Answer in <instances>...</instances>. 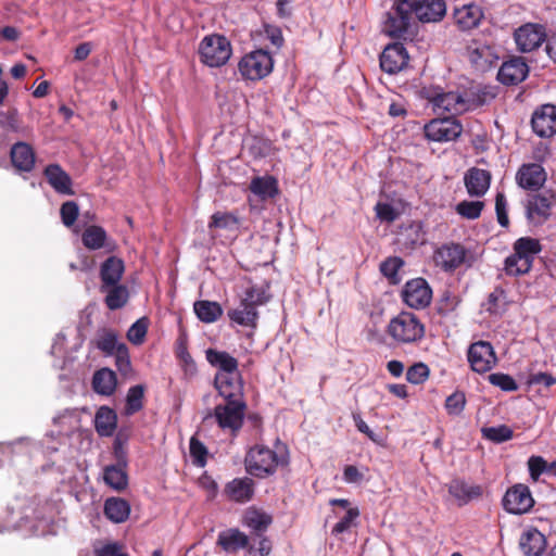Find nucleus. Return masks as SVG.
Masks as SVG:
<instances>
[{
  "instance_id": "obj_23",
  "label": "nucleus",
  "mask_w": 556,
  "mask_h": 556,
  "mask_svg": "<svg viewBox=\"0 0 556 556\" xmlns=\"http://www.w3.org/2000/svg\"><path fill=\"white\" fill-rule=\"evenodd\" d=\"M465 187L471 197H482L491 184V173L478 167L469 168L464 177Z\"/></svg>"
},
{
  "instance_id": "obj_62",
  "label": "nucleus",
  "mask_w": 556,
  "mask_h": 556,
  "mask_svg": "<svg viewBox=\"0 0 556 556\" xmlns=\"http://www.w3.org/2000/svg\"><path fill=\"white\" fill-rule=\"evenodd\" d=\"M528 468L531 479L538 481L540 476L547 471V462L542 456H531L528 459Z\"/></svg>"
},
{
  "instance_id": "obj_10",
  "label": "nucleus",
  "mask_w": 556,
  "mask_h": 556,
  "mask_svg": "<svg viewBox=\"0 0 556 556\" xmlns=\"http://www.w3.org/2000/svg\"><path fill=\"white\" fill-rule=\"evenodd\" d=\"M467 56L471 65L479 72L491 70L500 59L494 46L479 40H471L467 46Z\"/></svg>"
},
{
  "instance_id": "obj_35",
  "label": "nucleus",
  "mask_w": 556,
  "mask_h": 556,
  "mask_svg": "<svg viewBox=\"0 0 556 556\" xmlns=\"http://www.w3.org/2000/svg\"><path fill=\"white\" fill-rule=\"evenodd\" d=\"M271 522L273 518L270 515L255 508H249L242 518V523L250 528L257 536H262Z\"/></svg>"
},
{
  "instance_id": "obj_24",
  "label": "nucleus",
  "mask_w": 556,
  "mask_h": 556,
  "mask_svg": "<svg viewBox=\"0 0 556 556\" xmlns=\"http://www.w3.org/2000/svg\"><path fill=\"white\" fill-rule=\"evenodd\" d=\"M547 541L545 535L536 528H529L523 531L519 539V548L525 556H542L546 549Z\"/></svg>"
},
{
  "instance_id": "obj_33",
  "label": "nucleus",
  "mask_w": 556,
  "mask_h": 556,
  "mask_svg": "<svg viewBox=\"0 0 556 556\" xmlns=\"http://www.w3.org/2000/svg\"><path fill=\"white\" fill-rule=\"evenodd\" d=\"M116 387L117 377L112 369L104 367L93 374L92 389L96 393L110 396L115 392Z\"/></svg>"
},
{
  "instance_id": "obj_37",
  "label": "nucleus",
  "mask_w": 556,
  "mask_h": 556,
  "mask_svg": "<svg viewBox=\"0 0 556 556\" xmlns=\"http://www.w3.org/2000/svg\"><path fill=\"white\" fill-rule=\"evenodd\" d=\"M130 514V506L126 500L119 497L108 498L104 503V515L115 523L127 520Z\"/></svg>"
},
{
  "instance_id": "obj_27",
  "label": "nucleus",
  "mask_w": 556,
  "mask_h": 556,
  "mask_svg": "<svg viewBox=\"0 0 556 556\" xmlns=\"http://www.w3.org/2000/svg\"><path fill=\"white\" fill-rule=\"evenodd\" d=\"M125 270L124 262L116 257L110 256L106 258L100 268V289H106L112 285L119 283Z\"/></svg>"
},
{
  "instance_id": "obj_51",
  "label": "nucleus",
  "mask_w": 556,
  "mask_h": 556,
  "mask_svg": "<svg viewBox=\"0 0 556 556\" xmlns=\"http://www.w3.org/2000/svg\"><path fill=\"white\" fill-rule=\"evenodd\" d=\"M484 207L482 201H462L456 205V213L467 219H477Z\"/></svg>"
},
{
  "instance_id": "obj_42",
  "label": "nucleus",
  "mask_w": 556,
  "mask_h": 556,
  "mask_svg": "<svg viewBox=\"0 0 556 556\" xmlns=\"http://www.w3.org/2000/svg\"><path fill=\"white\" fill-rule=\"evenodd\" d=\"M240 227V222L235 213L230 212H216L211 216L208 228L223 229L229 232L237 233Z\"/></svg>"
},
{
  "instance_id": "obj_20",
  "label": "nucleus",
  "mask_w": 556,
  "mask_h": 556,
  "mask_svg": "<svg viewBox=\"0 0 556 556\" xmlns=\"http://www.w3.org/2000/svg\"><path fill=\"white\" fill-rule=\"evenodd\" d=\"M447 491L455 498L459 506L471 501L479 500L483 495V488L479 484H470L465 480L456 478L447 484Z\"/></svg>"
},
{
  "instance_id": "obj_50",
  "label": "nucleus",
  "mask_w": 556,
  "mask_h": 556,
  "mask_svg": "<svg viewBox=\"0 0 556 556\" xmlns=\"http://www.w3.org/2000/svg\"><path fill=\"white\" fill-rule=\"evenodd\" d=\"M481 431L484 439L495 443L508 441L514 435L513 430L506 425H501L497 427H485L482 428Z\"/></svg>"
},
{
  "instance_id": "obj_58",
  "label": "nucleus",
  "mask_w": 556,
  "mask_h": 556,
  "mask_svg": "<svg viewBox=\"0 0 556 556\" xmlns=\"http://www.w3.org/2000/svg\"><path fill=\"white\" fill-rule=\"evenodd\" d=\"M429 377V368L424 363H416L406 371V380L413 384H419Z\"/></svg>"
},
{
  "instance_id": "obj_56",
  "label": "nucleus",
  "mask_w": 556,
  "mask_h": 556,
  "mask_svg": "<svg viewBox=\"0 0 556 556\" xmlns=\"http://www.w3.org/2000/svg\"><path fill=\"white\" fill-rule=\"evenodd\" d=\"M0 127L5 131L17 132L21 130V123L16 109L0 112Z\"/></svg>"
},
{
  "instance_id": "obj_44",
  "label": "nucleus",
  "mask_w": 556,
  "mask_h": 556,
  "mask_svg": "<svg viewBox=\"0 0 556 556\" xmlns=\"http://www.w3.org/2000/svg\"><path fill=\"white\" fill-rule=\"evenodd\" d=\"M121 345H126L124 342L118 341V336L114 330L103 329L98 333L96 346L105 355H113L118 351Z\"/></svg>"
},
{
  "instance_id": "obj_63",
  "label": "nucleus",
  "mask_w": 556,
  "mask_h": 556,
  "mask_svg": "<svg viewBox=\"0 0 556 556\" xmlns=\"http://www.w3.org/2000/svg\"><path fill=\"white\" fill-rule=\"evenodd\" d=\"M458 303L459 300L456 295H453L450 292H444L438 303V313L440 315H447L455 311Z\"/></svg>"
},
{
  "instance_id": "obj_38",
  "label": "nucleus",
  "mask_w": 556,
  "mask_h": 556,
  "mask_svg": "<svg viewBox=\"0 0 556 556\" xmlns=\"http://www.w3.org/2000/svg\"><path fill=\"white\" fill-rule=\"evenodd\" d=\"M100 291L106 294L104 303L111 311L124 307L129 299L128 288L121 283L112 285L106 289H100Z\"/></svg>"
},
{
  "instance_id": "obj_49",
  "label": "nucleus",
  "mask_w": 556,
  "mask_h": 556,
  "mask_svg": "<svg viewBox=\"0 0 556 556\" xmlns=\"http://www.w3.org/2000/svg\"><path fill=\"white\" fill-rule=\"evenodd\" d=\"M530 269V261L522 260L516 253H513L505 260V271L507 275L519 276L529 273Z\"/></svg>"
},
{
  "instance_id": "obj_1",
  "label": "nucleus",
  "mask_w": 556,
  "mask_h": 556,
  "mask_svg": "<svg viewBox=\"0 0 556 556\" xmlns=\"http://www.w3.org/2000/svg\"><path fill=\"white\" fill-rule=\"evenodd\" d=\"M289 463L288 451L285 445L273 451L265 445H255L249 450L244 458L245 470L256 478L273 476L279 466Z\"/></svg>"
},
{
  "instance_id": "obj_26",
  "label": "nucleus",
  "mask_w": 556,
  "mask_h": 556,
  "mask_svg": "<svg viewBox=\"0 0 556 556\" xmlns=\"http://www.w3.org/2000/svg\"><path fill=\"white\" fill-rule=\"evenodd\" d=\"M43 175L49 185L60 194L73 195V181L71 176L59 165L50 164L45 168Z\"/></svg>"
},
{
  "instance_id": "obj_13",
  "label": "nucleus",
  "mask_w": 556,
  "mask_h": 556,
  "mask_svg": "<svg viewBox=\"0 0 556 556\" xmlns=\"http://www.w3.org/2000/svg\"><path fill=\"white\" fill-rule=\"evenodd\" d=\"M434 110L452 115L462 114L471 108V103L458 92H435L429 98Z\"/></svg>"
},
{
  "instance_id": "obj_8",
  "label": "nucleus",
  "mask_w": 556,
  "mask_h": 556,
  "mask_svg": "<svg viewBox=\"0 0 556 556\" xmlns=\"http://www.w3.org/2000/svg\"><path fill=\"white\" fill-rule=\"evenodd\" d=\"M534 498L528 485L517 483L510 486L504 497L503 507L504 509L514 515H523L531 510L534 506Z\"/></svg>"
},
{
  "instance_id": "obj_17",
  "label": "nucleus",
  "mask_w": 556,
  "mask_h": 556,
  "mask_svg": "<svg viewBox=\"0 0 556 556\" xmlns=\"http://www.w3.org/2000/svg\"><path fill=\"white\" fill-rule=\"evenodd\" d=\"M547 178L541 164H523L516 174L517 184L526 190L536 191L543 187Z\"/></svg>"
},
{
  "instance_id": "obj_59",
  "label": "nucleus",
  "mask_w": 556,
  "mask_h": 556,
  "mask_svg": "<svg viewBox=\"0 0 556 556\" xmlns=\"http://www.w3.org/2000/svg\"><path fill=\"white\" fill-rule=\"evenodd\" d=\"M358 516H359V510L357 507L349 508L346 510L345 516L333 526L331 533L333 535H339V534L348 531L352 527L353 522L357 519Z\"/></svg>"
},
{
  "instance_id": "obj_40",
  "label": "nucleus",
  "mask_w": 556,
  "mask_h": 556,
  "mask_svg": "<svg viewBox=\"0 0 556 556\" xmlns=\"http://www.w3.org/2000/svg\"><path fill=\"white\" fill-rule=\"evenodd\" d=\"M193 309L197 317L206 324L216 321L223 315V308L219 303L207 300L194 302Z\"/></svg>"
},
{
  "instance_id": "obj_41",
  "label": "nucleus",
  "mask_w": 556,
  "mask_h": 556,
  "mask_svg": "<svg viewBox=\"0 0 556 556\" xmlns=\"http://www.w3.org/2000/svg\"><path fill=\"white\" fill-rule=\"evenodd\" d=\"M542 250L541 243L538 239L531 237H522L514 243V253L522 260L530 261L533 264L535 255Z\"/></svg>"
},
{
  "instance_id": "obj_43",
  "label": "nucleus",
  "mask_w": 556,
  "mask_h": 556,
  "mask_svg": "<svg viewBox=\"0 0 556 556\" xmlns=\"http://www.w3.org/2000/svg\"><path fill=\"white\" fill-rule=\"evenodd\" d=\"M144 393V384H136L128 389L126 394L124 415L132 416L143 408Z\"/></svg>"
},
{
  "instance_id": "obj_3",
  "label": "nucleus",
  "mask_w": 556,
  "mask_h": 556,
  "mask_svg": "<svg viewBox=\"0 0 556 556\" xmlns=\"http://www.w3.org/2000/svg\"><path fill=\"white\" fill-rule=\"evenodd\" d=\"M388 333L397 343H416L424 338L425 326L414 313L402 312L390 320Z\"/></svg>"
},
{
  "instance_id": "obj_19",
  "label": "nucleus",
  "mask_w": 556,
  "mask_h": 556,
  "mask_svg": "<svg viewBox=\"0 0 556 556\" xmlns=\"http://www.w3.org/2000/svg\"><path fill=\"white\" fill-rule=\"evenodd\" d=\"M528 73V64L522 58L516 56L502 64L497 79L507 86L518 85L527 78Z\"/></svg>"
},
{
  "instance_id": "obj_47",
  "label": "nucleus",
  "mask_w": 556,
  "mask_h": 556,
  "mask_svg": "<svg viewBox=\"0 0 556 556\" xmlns=\"http://www.w3.org/2000/svg\"><path fill=\"white\" fill-rule=\"evenodd\" d=\"M403 265L404 261L401 257L390 256L380 264V271L390 283L396 285L400 282L397 271Z\"/></svg>"
},
{
  "instance_id": "obj_52",
  "label": "nucleus",
  "mask_w": 556,
  "mask_h": 556,
  "mask_svg": "<svg viewBox=\"0 0 556 556\" xmlns=\"http://www.w3.org/2000/svg\"><path fill=\"white\" fill-rule=\"evenodd\" d=\"M112 356L115 357V366L123 377H128L132 372V366L127 345H121L118 351Z\"/></svg>"
},
{
  "instance_id": "obj_16",
  "label": "nucleus",
  "mask_w": 556,
  "mask_h": 556,
  "mask_svg": "<svg viewBox=\"0 0 556 556\" xmlns=\"http://www.w3.org/2000/svg\"><path fill=\"white\" fill-rule=\"evenodd\" d=\"M531 125L538 136L542 138L552 137L556 132V106L545 104L535 110L532 115Z\"/></svg>"
},
{
  "instance_id": "obj_18",
  "label": "nucleus",
  "mask_w": 556,
  "mask_h": 556,
  "mask_svg": "<svg viewBox=\"0 0 556 556\" xmlns=\"http://www.w3.org/2000/svg\"><path fill=\"white\" fill-rule=\"evenodd\" d=\"M546 34L543 26L526 24L515 33V40L522 52H530L539 48L545 40Z\"/></svg>"
},
{
  "instance_id": "obj_6",
  "label": "nucleus",
  "mask_w": 556,
  "mask_h": 556,
  "mask_svg": "<svg viewBox=\"0 0 556 556\" xmlns=\"http://www.w3.org/2000/svg\"><path fill=\"white\" fill-rule=\"evenodd\" d=\"M274 67L269 52L258 49L245 54L239 62L238 68L245 79L257 80L267 76Z\"/></svg>"
},
{
  "instance_id": "obj_48",
  "label": "nucleus",
  "mask_w": 556,
  "mask_h": 556,
  "mask_svg": "<svg viewBox=\"0 0 556 556\" xmlns=\"http://www.w3.org/2000/svg\"><path fill=\"white\" fill-rule=\"evenodd\" d=\"M149 327V319L141 317L135 321L127 331V339L135 345H140L144 342Z\"/></svg>"
},
{
  "instance_id": "obj_22",
  "label": "nucleus",
  "mask_w": 556,
  "mask_h": 556,
  "mask_svg": "<svg viewBox=\"0 0 556 556\" xmlns=\"http://www.w3.org/2000/svg\"><path fill=\"white\" fill-rule=\"evenodd\" d=\"M454 20L462 30H470L479 26L484 13L482 8L476 3H467L454 10Z\"/></svg>"
},
{
  "instance_id": "obj_46",
  "label": "nucleus",
  "mask_w": 556,
  "mask_h": 556,
  "mask_svg": "<svg viewBox=\"0 0 556 556\" xmlns=\"http://www.w3.org/2000/svg\"><path fill=\"white\" fill-rule=\"evenodd\" d=\"M250 189L262 199L273 198L277 193L276 180L271 177L254 178L251 181Z\"/></svg>"
},
{
  "instance_id": "obj_28",
  "label": "nucleus",
  "mask_w": 556,
  "mask_h": 556,
  "mask_svg": "<svg viewBox=\"0 0 556 556\" xmlns=\"http://www.w3.org/2000/svg\"><path fill=\"white\" fill-rule=\"evenodd\" d=\"M225 493L235 502H249L254 494V482L248 477L233 479L226 484Z\"/></svg>"
},
{
  "instance_id": "obj_31",
  "label": "nucleus",
  "mask_w": 556,
  "mask_h": 556,
  "mask_svg": "<svg viewBox=\"0 0 556 556\" xmlns=\"http://www.w3.org/2000/svg\"><path fill=\"white\" fill-rule=\"evenodd\" d=\"M11 161L20 172H30L35 165V153L31 147L25 142H16L11 148Z\"/></svg>"
},
{
  "instance_id": "obj_60",
  "label": "nucleus",
  "mask_w": 556,
  "mask_h": 556,
  "mask_svg": "<svg viewBox=\"0 0 556 556\" xmlns=\"http://www.w3.org/2000/svg\"><path fill=\"white\" fill-rule=\"evenodd\" d=\"M60 214H61L62 223L66 227L73 226L78 217V214H79V208H78L77 203L74 201H67V202L63 203L60 208Z\"/></svg>"
},
{
  "instance_id": "obj_34",
  "label": "nucleus",
  "mask_w": 556,
  "mask_h": 556,
  "mask_svg": "<svg viewBox=\"0 0 556 556\" xmlns=\"http://www.w3.org/2000/svg\"><path fill=\"white\" fill-rule=\"evenodd\" d=\"M126 462L116 465H108L103 469V480L113 490L121 492L128 485V476L125 470Z\"/></svg>"
},
{
  "instance_id": "obj_2",
  "label": "nucleus",
  "mask_w": 556,
  "mask_h": 556,
  "mask_svg": "<svg viewBox=\"0 0 556 556\" xmlns=\"http://www.w3.org/2000/svg\"><path fill=\"white\" fill-rule=\"evenodd\" d=\"M416 3V0H394L391 9L387 12L383 31L393 38L410 37L414 34L413 26L417 20L414 12Z\"/></svg>"
},
{
  "instance_id": "obj_9",
  "label": "nucleus",
  "mask_w": 556,
  "mask_h": 556,
  "mask_svg": "<svg viewBox=\"0 0 556 556\" xmlns=\"http://www.w3.org/2000/svg\"><path fill=\"white\" fill-rule=\"evenodd\" d=\"M467 358L471 369L478 374L490 371L497 363L494 349L488 341H477L470 344Z\"/></svg>"
},
{
  "instance_id": "obj_15",
  "label": "nucleus",
  "mask_w": 556,
  "mask_h": 556,
  "mask_svg": "<svg viewBox=\"0 0 556 556\" xmlns=\"http://www.w3.org/2000/svg\"><path fill=\"white\" fill-rule=\"evenodd\" d=\"M408 59V53L403 43H390L380 55V67L388 74H396L407 66Z\"/></svg>"
},
{
  "instance_id": "obj_14",
  "label": "nucleus",
  "mask_w": 556,
  "mask_h": 556,
  "mask_svg": "<svg viewBox=\"0 0 556 556\" xmlns=\"http://www.w3.org/2000/svg\"><path fill=\"white\" fill-rule=\"evenodd\" d=\"M466 257V250L459 243H447L438 248L433 254L435 266L445 271H452L459 267Z\"/></svg>"
},
{
  "instance_id": "obj_25",
  "label": "nucleus",
  "mask_w": 556,
  "mask_h": 556,
  "mask_svg": "<svg viewBox=\"0 0 556 556\" xmlns=\"http://www.w3.org/2000/svg\"><path fill=\"white\" fill-rule=\"evenodd\" d=\"M414 12L418 21L431 23L441 21L446 13L444 0H416Z\"/></svg>"
},
{
  "instance_id": "obj_4",
  "label": "nucleus",
  "mask_w": 556,
  "mask_h": 556,
  "mask_svg": "<svg viewBox=\"0 0 556 556\" xmlns=\"http://www.w3.org/2000/svg\"><path fill=\"white\" fill-rule=\"evenodd\" d=\"M200 60L210 67L225 65L231 56L230 41L223 35L212 34L205 36L198 48Z\"/></svg>"
},
{
  "instance_id": "obj_45",
  "label": "nucleus",
  "mask_w": 556,
  "mask_h": 556,
  "mask_svg": "<svg viewBox=\"0 0 556 556\" xmlns=\"http://www.w3.org/2000/svg\"><path fill=\"white\" fill-rule=\"evenodd\" d=\"M106 231L100 226H89L81 235L84 245L89 250H99L105 245Z\"/></svg>"
},
{
  "instance_id": "obj_12",
  "label": "nucleus",
  "mask_w": 556,
  "mask_h": 556,
  "mask_svg": "<svg viewBox=\"0 0 556 556\" xmlns=\"http://www.w3.org/2000/svg\"><path fill=\"white\" fill-rule=\"evenodd\" d=\"M403 301L413 308L428 306L432 299V290L424 278H415L405 283L402 291Z\"/></svg>"
},
{
  "instance_id": "obj_7",
  "label": "nucleus",
  "mask_w": 556,
  "mask_h": 556,
  "mask_svg": "<svg viewBox=\"0 0 556 556\" xmlns=\"http://www.w3.org/2000/svg\"><path fill=\"white\" fill-rule=\"evenodd\" d=\"M425 136L434 142H447L456 140L463 132L459 121L453 117L434 118L425 125Z\"/></svg>"
},
{
  "instance_id": "obj_30",
  "label": "nucleus",
  "mask_w": 556,
  "mask_h": 556,
  "mask_svg": "<svg viewBox=\"0 0 556 556\" xmlns=\"http://www.w3.org/2000/svg\"><path fill=\"white\" fill-rule=\"evenodd\" d=\"M207 362L218 369L217 374L237 375L238 361L228 352L208 349L205 352Z\"/></svg>"
},
{
  "instance_id": "obj_21",
  "label": "nucleus",
  "mask_w": 556,
  "mask_h": 556,
  "mask_svg": "<svg viewBox=\"0 0 556 556\" xmlns=\"http://www.w3.org/2000/svg\"><path fill=\"white\" fill-rule=\"evenodd\" d=\"M214 386L225 400H243L240 372L237 375L216 374Z\"/></svg>"
},
{
  "instance_id": "obj_5",
  "label": "nucleus",
  "mask_w": 556,
  "mask_h": 556,
  "mask_svg": "<svg viewBox=\"0 0 556 556\" xmlns=\"http://www.w3.org/2000/svg\"><path fill=\"white\" fill-rule=\"evenodd\" d=\"M225 404L215 406L213 414H208L206 419L214 417L219 428L230 430L236 434L243 425L247 404L243 400H225Z\"/></svg>"
},
{
  "instance_id": "obj_55",
  "label": "nucleus",
  "mask_w": 556,
  "mask_h": 556,
  "mask_svg": "<svg viewBox=\"0 0 556 556\" xmlns=\"http://www.w3.org/2000/svg\"><path fill=\"white\" fill-rule=\"evenodd\" d=\"M190 456L192 457V462L195 466L204 467L206 464L207 448L206 446L198 440L195 437L190 439Z\"/></svg>"
},
{
  "instance_id": "obj_61",
  "label": "nucleus",
  "mask_w": 556,
  "mask_h": 556,
  "mask_svg": "<svg viewBox=\"0 0 556 556\" xmlns=\"http://www.w3.org/2000/svg\"><path fill=\"white\" fill-rule=\"evenodd\" d=\"M495 212L498 224L502 227L507 228L509 226V218L507 214V201L505 194L502 192H497L495 197Z\"/></svg>"
},
{
  "instance_id": "obj_54",
  "label": "nucleus",
  "mask_w": 556,
  "mask_h": 556,
  "mask_svg": "<svg viewBox=\"0 0 556 556\" xmlns=\"http://www.w3.org/2000/svg\"><path fill=\"white\" fill-rule=\"evenodd\" d=\"M466 405V396L462 391H455L445 400V409L448 415L458 416Z\"/></svg>"
},
{
  "instance_id": "obj_36",
  "label": "nucleus",
  "mask_w": 556,
  "mask_h": 556,
  "mask_svg": "<svg viewBox=\"0 0 556 556\" xmlns=\"http://www.w3.org/2000/svg\"><path fill=\"white\" fill-rule=\"evenodd\" d=\"M229 319L240 326L256 328L258 313L254 306L240 302L239 306L227 312Z\"/></svg>"
},
{
  "instance_id": "obj_11",
  "label": "nucleus",
  "mask_w": 556,
  "mask_h": 556,
  "mask_svg": "<svg viewBox=\"0 0 556 556\" xmlns=\"http://www.w3.org/2000/svg\"><path fill=\"white\" fill-rule=\"evenodd\" d=\"M556 201L552 191L533 194L528 199L526 215L530 223L541 225L548 219L551 211Z\"/></svg>"
},
{
  "instance_id": "obj_39",
  "label": "nucleus",
  "mask_w": 556,
  "mask_h": 556,
  "mask_svg": "<svg viewBox=\"0 0 556 556\" xmlns=\"http://www.w3.org/2000/svg\"><path fill=\"white\" fill-rule=\"evenodd\" d=\"M399 243L405 249H414L425 242V233L420 223L413 222L403 227L399 233Z\"/></svg>"
},
{
  "instance_id": "obj_64",
  "label": "nucleus",
  "mask_w": 556,
  "mask_h": 556,
  "mask_svg": "<svg viewBox=\"0 0 556 556\" xmlns=\"http://www.w3.org/2000/svg\"><path fill=\"white\" fill-rule=\"evenodd\" d=\"M375 210L377 217L382 222L391 223L394 222L399 216L396 210L389 203L379 202L377 203Z\"/></svg>"
},
{
  "instance_id": "obj_53",
  "label": "nucleus",
  "mask_w": 556,
  "mask_h": 556,
  "mask_svg": "<svg viewBox=\"0 0 556 556\" xmlns=\"http://www.w3.org/2000/svg\"><path fill=\"white\" fill-rule=\"evenodd\" d=\"M268 298L265 293V290L262 287L253 286L245 290L241 302L249 306H254L256 309L257 306L265 304Z\"/></svg>"
},
{
  "instance_id": "obj_32",
  "label": "nucleus",
  "mask_w": 556,
  "mask_h": 556,
  "mask_svg": "<svg viewBox=\"0 0 556 556\" xmlns=\"http://www.w3.org/2000/svg\"><path fill=\"white\" fill-rule=\"evenodd\" d=\"M217 544L227 553H236L249 547V538L239 529L232 528L218 534Z\"/></svg>"
},
{
  "instance_id": "obj_57",
  "label": "nucleus",
  "mask_w": 556,
  "mask_h": 556,
  "mask_svg": "<svg viewBox=\"0 0 556 556\" xmlns=\"http://www.w3.org/2000/svg\"><path fill=\"white\" fill-rule=\"evenodd\" d=\"M489 382L495 387H498L501 390L505 392H513L518 389V384L515 381V379L507 375L502 372H495L491 374L489 377Z\"/></svg>"
},
{
  "instance_id": "obj_29",
  "label": "nucleus",
  "mask_w": 556,
  "mask_h": 556,
  "mask_svg": "<svg viewBox=\"0 0 556 556\" xmlns=\"http://www.w3.org/2000/svg\"><path fill=\"white\" fill-rule=\"evenodd\" d=\"M117 427V414L109 406H100L94 415V429L100 437H111Z\"/></svg>"
}]
</instances>
